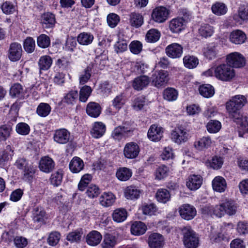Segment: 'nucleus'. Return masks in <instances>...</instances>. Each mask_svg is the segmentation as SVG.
<instances>
[{
    "mask_svg": "<svg viewBox=\"0 0 248 248\" xmlns=\"http://www.w3.org/2000/svg\"><path fill=\"white\" fill-rule=\"evenodd\" d=\"M150 82L149 78L146 76H140L135 78L132 82V87L137 91L142 90L146 87Z\"/></svg>",
    "mask_w": 248,
    "mask_h": 248,
    "instance_id": "5701e85b",
    "label": "nucleus"
},
{
    "mask_svg": "<svg viewBox=\"0 0 248 248\" xmlns=\"http://www.w3.org/2000/svg\"><path fill=\"white\" fill-rule=\"evenodd\" d=\"M78 91L71 90L65 94L62 101L68 105H74L78 100Z\"/></svg>",
    "mask_w": 248,
    "mask_h": 248,
    "instance_id": "58836bf2",
    "label": "nucleus"
},
{
    "mask_svg": "<svg viewBox=\"0 0 248 248\" xmlns=\"http://www.w3.org/2000/svg\"><path fill=\"white\" fill-rule=\"evenodd\" d=\"M247 39L246 34L241 30H236L231 32L229 36L230 41L236 45L244 43Z\"/></svg>",
    "mask_w": 248,
    "mask_h": 248,
    "instance_id": "4be33fe9",
    "label": "nucleus"
},
{
    "mask_svg": "<svg viewBox=\"0 0 248 248\" xmlns=\"http://www.w3.org/2000/svg\"><path fill=\"white\" fill-rule=\"evenodd\" d=\"M200 94L204 97L209 98L215 93L213 87L210 84H204L199 87Z\"/></svg>",
    "mask_w": 248,
    "mask_h": 248,
    "instance_id": "3c124183",
    "label": "nucleus"
},
{
    "mask_svg": "<svg viewBox=\"0 0 248 248\" xmlns=\"http://www.w3.org/2000/svg\"><path fill=\"white\" fill-rule=\"evenodd\" d=\"M134 128L129 124L124 123L114 128L111 134V137L115 140H120L123 139L131 136L133 134Z\"/></svg>",
    "mask_w": 248,
    "mask_h": 248,
    "instance_id": "20e7f679",
    "label": "nucleus"
},
{
    "mask_svg": "<svg viewBox=\"0 0 248 248\" xmlns=\"http://www.w3.org/2000/svg\"><path fill=\"white\" fill-rule=\"evenodd\" d=\"M102 235L97 231H92L86 236V242L90 246H96L102 239Z\"/></svg>",
    "mask_w": 248,
    "mask_h": 248,
    "instance_id": "bb28decb",
    "label": "nucleus"
},
{
    "mask_svg": "<svg viewBox=\"0 0 248 248\" xmlns=\"http://www.w3.org/2000/svg\"><path fill=\"white\" fill-rule=\"evenodd\" d=\"M91 77V68L88 66L82 72L79 77V84L84 85L90 79Z\"/></svg>",
    "mask_w": 248,
    "mask_h": 248,
    "instance_id": "69168bd1",
    "label": "nucleus"
},
{
    "mask_svg": "<svg viewBox=\"0 0 248 248\" xmlns=\"http://www.w3.org/2000/svg\"><path fill=\"white\" fill-rule=\"evenodd\" d=\"M184 65L186 68L192 69L196 68L199 63V59L196 56L187 55L183 58Z\"/></svg>",
    "mask_w": 248,
    "mask_h": 248,
    "instance_id": "72a5a7b5",
    "label": "nucleus"
},
{
    "mask_svg": "<svg viewBox=\"0 0 248 248\" xmlns=\"http://www.w3.org/2000/svg\"><path fill=\"white\" fill-rule=\"evenodd\" d=\"M160 35V32L158 30L152 29L147 31L145 35V40L148 43H154L159 39Z\"/></svg>",
    "mask_w": 248,
    "mask_h": 248,
    "instance_id": "ea45409f",
    "label": "nucleus"
},
{
    "mask_svg": "<svg viewBox=\"0 0 248 248\" xmlns=\"http://www.w3.org/2000/svg\"><path fill=\"white\" fill-rule=\"evenodd\" d=\"M212 12L217 16H222L225 15L228 10L226 5L219 2H217L212 5L211 7Z\"/></svg>",
    "mask_w": 248,
    "mask_h": 248,
    "instance_id": "c03bdc74",
    "label": "nucleus"
},
{
    "mask_svg": "<svg viewBox=\"0 0 248 248\" xmlns=\"http://www.w3.org/2000/svg\"><path fill=\"white\" fill-rule=\"evenodd\" d=\"M23 170V179L25 181L31 182L35 173L36 170L34 167L30 165Z\"/></svg>",
    "mask_w": 248,
    "mask_h": 248,
    "instance_id": "603ef678",
    "label": "nucleus"
},
{
    "mask_svg": "<svg viewBox=\"0 0 248 248\" xmlns=\"http://www.w3.org/2000/svg\"><path fill=\"white\" fill-rule=\"evenodd\" d=\"M186 25L178 17L172 19L169 22V29L171 32L179 33L184 30Z\"/></svg>",
    "mask_w": 248,
    "mask_h": 248,
    "instance_id": "b1692460",
    "label": "nucleus"
},
{
    "mask_svg": "<svg viewBox=\"0 0 248 248\" xmlns=\"http://www.w3.org/2000/svg\"><path fill=\"white\" fill-rule=\"evenodd\" d=\"M30 127L28 124L24 122L18 123L16 126V131L22 136L28 135L30 132Z\"/></svg>",
    "mask_w": 248,
    "mask_h": 248,
    "instance_id": "6e6d98bb",
    "label": "nucleus"
},
{
    "mask_svg": "<svg viewBox=\"0 0 248 248\" xmlns=\"http://www.w3.org/2000/svg\"><path fill=\"white\" fill-rule=\"evenodd\" d=\"M114 50L117 53H122L127 49V42L125 40L123 39L119 36V39L114 46Z\"/></svg>",
    "mask_w": 248,
    "mask_h": 248,
    "instance_id": "13d9d810",
    "label": "nucleus"
},
{
    "mask_svg": "<svg viewBox=\"0 0 248 248\" xmlns=\"http://www.w3.org/2000/svg\"><path fill=\"white\" fill-rule=\"evenodd\" d=\"M247 102L246 98L242 95H236L226 103V109L229 117L235 120L239 119L241 115L240 109Z\"/></svg>",
    "mask_w": 248,
    "mask_h": 248,
    "instance_id": "f257e3e1",
    "label": "nucleus"
},
{
    "mask_svg": "<svg viewBox=\"0 0 248 248\" xmlns=\"http://www.w3.org/2000/svg\"><path fill=\"white\" fill-rule=\"evenodd\" d=\"M106 131V125L102 122H96L93 124L90 131V134L92 137L95 139H99L105 134Z\"/></svg>",
    "mask_w": 248,
    "mask_h": 248,
    "instance_id": "dca6fc26",
    "label": "nucleus"
},
{
    "mask_svg": "<svg viewBox=\"0 0 248 248\" xmlns=\"http://www.w3.org/2000/svg\"><path fill=\"white\" fill-rule=\"evenodd\" d=\"M230 224L221 228V232L212 233L210 235V239L214 242H219L222 240H228L229 233L227 232Z\"/></svg>",
    "mask_w": 248,
    "mask_h": 248,
    "instance_id": "393cba45",
    "label": "nucleus"
},
{
    "mask_svg": "<svg viewBox=\"0 0 248 248\" xmlns=\"http://www.w3.org/2000/svg\"><path fill=\"white\" fill-rule=\"evenodd\" d=\"M23 47L25 50L28 53L33 52L35 47V43L33 38L31 37H27L24 41Z\"/></svg>",
    "mask_w": 248,
    "mask_h": 248,
    "instance_id": "680f3d73",
    "label": "nucleus"
},
{
    "mask_svg": "<svg viewBox=\"0 0 248 248\" xmlns=\"http://www.w3.org/2000/svg\"><path fill=\"white\" fill-rule=\"evenodd\" d=\"M92 92V89L89 86L85 85L80 90L79 99L80 101L85 102Z\"/></svg>",
    "mask_w": 248,
    "mask_h": 248,
    "instance_id": "bf43d9fd",
    "label": "nucleus"
},
{
    "mask_svg": "<svg viewBox=\"0 0 248 248\" xmlns=\"http://www.w3.org/2000/svg\"><path fill=\"white\" fill-rule=\"evenodd\" d=\"M1 9L3 13L6 15L12 14L16 10L15 6L11 1H6L1 5Z\"/></svg>",
    "mask_w": 248,
    "mask_h": 248,
    "instance_id": "774afa93",
    "label": "nucleus"
},
{
    "mask_svg": "<svg viewBox=\"0 0 248 248\" xmlns=\"http://www.w3.org/2000/svg\"><path fill=\"white\" fill-rule=\"evenodd\" d=\"M55 166L53 160L48 156L42 157L39 163L40 170L46 173L51 172L54 170Z\"/></svg>",
    "mask_w": 248,
    "mask_h": 248,
    "instance_id": "ddd939ff",
    "label": "nucleus"
},
{
    "mask_svg": "<svg viewBox=\"0 0 248 248\" xmlns=\"http://www.w3.org/2000/svg\"><path fill=\"white\" fill-rule=\"evenodd\" d=\"M202 183V178L199 175H190L186 181L187 187L191 190H196L199 189Z\"/></svg>",
    "mask_w": 248,
    "mask_h": 248,
    "instance_id": "a211bd4d",
    "label": "nucleus"
},
{
    "mask_svg": "<svg viewBox=\"0 0 248 248\" xmlns=\"http://www.w3.org/2000/svg\"><path fill=\"white\" fill-rule=\"evenodd\" d=\"M51 110V107L48 104L41 103L37 108L36 113L40 117H46L50 114Z\"/></svg>",
    "mask_w": 248,
    "mask_h": 248,
    "instance_id": "a18cd8bd",
    "label": "nucleus"
},
{
    "mask_svg": "<svg viewBox=\"0 0 248 248\" xmlns=\"http://www.w3.org/2000/svg\"><path fill=\"white\" fill-rule=\"evenodd\" d=\"M171 139L175 143L180 144L190 138L188 130L183 125L177 126L171 132Z\"/></svg>",
    "mask_w": 248,
    "mask_h": 248,
    "instance_id": "39448f33",
    "label": "nucleus"
},
{
    "mask_svg": "<svg viewBox=\"0 0 248 248\" xmlns=\"http://www.w3.org/2000/svg\"><path fill=\"white\" fill-rule=\"evenodd\" d=\"M94 39V36L90 32H82L77 36V41L82 46H88L91 44Z\"/></svg>",
    "mask_w": 248,
    "mask_h": 248,
    "instance_id": "7c9ffc66",
    "label": "nucleus"
},
{
    "mask_svg": "<svg viewBox=\"0 0 248 248\" xmlns=\"http://www.w3.org/2000/svg\"><path fill=\"white\" fill-rule=\"evenodd\" d=\"M224 208L223 206V203L219 205H216L214 206L212 205L205 206L203 210L207 214L211 216L215 215L218 217H221L225 215Z\"/></svg>",
    "mask_w": 248,
    "mask_h": 248,
    "instance_id": "6ab92c4d",
    "label": "nucleus"
},
{
    "mask_svg": "<svg viewBox=\"0 0 248 248\" xmlns=\"http://www.w3.org/2000/svg\"><path fill=\"white\" fill-rule=\"evenodd\" d=\"M46 215L45 211L40 207H37L33 211V220L34 222H43L44 217Z\"/></svg>",
    "mask_w": 248,
    "mask_h": 248,
    "instance_id": "0e129e2a",
    "label": "nucleus"
},
{
    "mask_svg": "<svg viewBox=\"0 0 248 248\" xmlns=\"http://www.w3.org/2000/svg\"><path fill=\"white\" fill-rule=\"evenodd\" d=\"M12 125L6 124L0 126V142L6 141L11 136Z\"/></svg>",
    "mask_w": 248,
    "mask_h": 248,
    "instance_id": "c85d7f7f",
    "label": "nucleus"
},
{
    "mask_svg": "<svg viewBox=\"0 0 248 248\" xmlns=\"http://www.w3.org/2000/svg\"><path fill=\"white\" fill-rule=\"evenodd\" d=\"M168 76L167 71L162 70L155 71L151 78V82L155 87L160 88L167 83Z\"/></svg>",
    "mask_w": 248,
    "mask_h": 248,
    "instance_id": "423d86ee",
    "label": "nucleus"
},
{
    "mask_svg": "<svg viewBox=\"0 0 248 248\" xmlns=\"http://www.w3.org/2000/svg\"><path fill=\"white\" fill-rule=\"evenodd\" d=\"M183 47L178 43H172L165 48L166 55L170 58L177 59L180 58L183 54Z\"/></svg>",
    "mask_w": 248,
    "mask_h": 248,
    "instance_id": "9b49d317",
    "label": "nucleus"
},
{
    "mask_svg": "<svg viewBox=\"0 0 248 248\" xmlns=\"http://www.w3.org/2000/svg\"><path fill=\"white\" fill-rule=\"evenodd\" d=\"M128 20L129 25L136 28L141 27L144 22L142 15L135 12H132L128 15Z\"/></svg>",
    "mask_w": 248,
    "mask_h": 248,
    "instance_id": "aec40b11",
    "label": "nucleus"
},
{
    "mask_svg": "<svg viewBox=\"0 0 248 248\" xmlns=\"http://www.w3.org/2000/svg\"><path fill=\"white\" fill-rule=\"evenodd\" d=\"M148 242L151 248H162L164 245V238L161 234L153 233L149 236Z\"/></svg>",
    "mask_w": 248,
    "mask_h": 248,
    "instance_id": "f3484780",
    "label": "nucleus"
},
{
    "mask_svg": "<svg viewBox=\"0 0 248 248\" xmlns=\"http://www.w3.org/2000/svg\"><path fill=\"white\" fill-rule=\"evenodd\" d=\"M146 225L141 221H135L131 226V232L135 235H142L146 232Z\"/></svg>",
    "mask_w": 248,
    "mask_h": 248,
    "instance_id": "cd10ccee",
    "label": "nucleus"
},
{
    "mask_svg": "<svg viewBox=\"0 0 248 248\" xmlns=\"http://www.w3.org/2000/svg\"><path fill=\"white\" fill-rule=\"evenodd\" d=\"M163 133V129L162 127L156 124H152L148 130L147 136L151 140L158 141L162 138Z\"/></svg>",
    "mask_w": 248,
    "mask_h": 248,
    "instance_id": "4468645a",
    "label": "nucleus"
},
{
    "mask_svg": "<svg viewBox=\"0 0 248 248\" xmlns=\"http://www.w3.org/2000/svg\"><path fill=\"white\" fill-rule=\"evenodd\" d=\"M69 169L73 173H78L84 167L83 160L77 156L74 157L69 163Z\"/></svg>",
    "mask_w": 248,
    "mask_h": 248,
    "instance_id": "a878e982",
    "label": "nucleus"
},
{
    "mask_svg": "<svg viewBox=\"0 0 248 248\" xmlns=\"http://www.w3.org/2000/svg\"><path fill=\"white\" fill-rule=\"evenodd\" d=\"M22 49L21 45L18 43L14 42L10 44L8 50V57L12 62L19 61L22 56Z\"/></svg>",
    "mask_w": 248,
    "mask_h": 248,
    "instance_id": "9d476101",
    "label": "nucleus"
},
{
    "mask_svg": "<svg viewBox=\"0 0 248 248\" xmlns=\"http://www.w3.org/2000/svg\"><path fill=\"white\" fill-rule=\"evenodd\" d=\"M179 213L184 219L189 220L193 219L196 215L195 208L188 204H185L179 208Z\"/></svg>",
    "mask_w": 248,
    "mask_h": 248,
    "instance_id": "f8f14e48",
    "label": "nucleus"
},
{
    "mask_svg": "<svg viewBox=\"0 0 248 248\" xmlns=\"http://www.w3.org/2000/svg\"><path fill=\"white\" fill-rule=\"evenodd\" d=\"M169 171V168L165 165H161L157 168L155 171V179L161 180L165 178Z\"/></svg>",
    "mask_w": 248,
    "mask_h": 248,
    "instance_id": "49530a36",
    "label": "nucleus"
},
{
    "mask_svg": "<svg viewBox=\"0 0 248 248\" xmlns=\"http://www.w3.org/2000/svg\"><path fill=\"white\" fill-rule=\"evenodd\" d=\"M211 139L208 137H203L195 141L194 147L199 150H202L208 148L211 144Z\"/></svg>",
    "mask_w": 248,
    "mask_h": 248,
    "instance_id": "a19ab883",
    "label": "nucleus"
},
{
    "mask_svg": "<svg viewBox=\"0 0 248 248\" xmlns=\"http://www.w3.org/2000/svg\"><path fill=\"white\" fill-rule=\"evenodd\" d=\"M216 72V78L222 81H231L235 76L234 70L228 64H221L217 66Z\"/></svg>",
    "mask_w": 248,
    "mask_h": 248,
    "instance_id": "f03ea898",
    "label": "nucleus"
},
{
    "mask_svg": "<svg viewBox=\"0 0 248 248\" xmlns=\"http://www.w3.org/2000/svg\"><path fill=\"white\" fill-rule=\"evenodd\" d=\"M214 32V27L208 24H202L199 29V34L205 38L211 36Z\"/></svg>",
    "mask_w": 248,
    "mask_h": 248,
    "instance_id": "37998d69",
    "label": "nucleus"
},
{
    "mask_svg": "<svg viewBox=\"0 0 248 248\" xmlns=\"http://www.w3.org/2000/svg\"><path fill=\"white\" fill-rule=\"evenodd\" d=\"M117 243V239L115 236L110 234L105 235L101 244L103 248H113Z\"/></svg>",
    "mask_w": 248,
    "mask_h": 248,
    "instance_id": "09e8293b",
    "label": "nucleus"
},
{
    "mask_svg": "<svg viewBox=\"0 0 248 248\" xmlns=\"http://www.w3.org/2000/svg\"><path fill=\"white\" fill-rule=\"evenodd\" d=\"M204 56L209 60L215 59L217 54V50L214 46H208L204 48L203 52Z\"/></svg>",
    "mask_w": 248,
    "mask_h": 248,
    "instance_id": "e2e57ef3",
    "label": "nucleus"
},
{
    "mask_svg": "<svg viewBox=\"0 0 248 248\" xmlns=\"http://www.w3.org/2000/svg\"><path fill=\"white\" fill-rule=\"evenodd\" d=\"M183 243L186 248H197L199 239L196 232L189 226L184 227L182 230Z\"/></svg>",
    "mask_w": 248,
    "mask_h": 248,
    "instance_id": "7ed1b4c3",
    "label": "nucleus"
},
{
    "mask_svg": "<svg viewBox=\"0 0 248 248\" xmlns=\"http://www.w3.org/2000/svg\"><path fill=\"white\" fill-rule=\"evenodd\" d=\"M223 203L224 213L229 216L234 215L237 211V206L233 201H226Z\"/></svg>",
    "mask_w": 248,
    "mask_h": 248,
    "instance_id": "79ce46f5",
    "label": "nucleus"
},
{
    "mask_svg": "<svg viewBox=\"0 0 248 248\" xmlns=\"http://www.w3.org/2000/svg\"><path fill=\"white\" fill-rule=\"evenodd\" d=\"M37 44L41 48H47L50 45V38L45 34H41L37 38Z\"/></svg>",
    "mask_w": 248,
    "mask_h": 248,
    "instance_id": "4d7b16f0",
    "label": "nucleus"
},
{
    "mask_svg": "<svg viewBox=\"0 0 248 248\" xmlns=\"http://www.w3.org/2000/svg\"><path fill=\"white\" fill-rule=\"evenodd\" d=\"M208 131L211 133H216L218 132L221 127V124L220 122L217 120H211L207 125Z\"/></svg>",
    "mask_w": 248,
    "mask_h": 248,
    "instance_id": "052dcab7",
    "label": "nucleus"
},
{
    "mask_svg": "<svg viewBox=\"0 0 248 248\" xmlns=\"http://www.w3.org/2000/svg\"><path fill=\"white\" fill-rule=\"evenodd\" d=\"M53 138L54 140L57 143L65 144L70 141L71 134L65 128H60L54 131Z\"/></svg>",
    "mask_w": 248,
    "mask_h": 248,
    "instance_id": "6e6552de",
    "label": "nucleus"
},
{
    "mask_svg": "<svg viewBox=\"0 0 248 248\" xmlns=\"http://www.w3.org/2000/svg\"><path fill=\"white\" fill-rule=\"evenodd\" d=\"M227 62L230 66L235 68H240L244 66L245 60L244 57L238 52H233L227 56Z\"/></svg>",
    "mask_w": 248,
    "mask_h": 248,
    "instance_id": "1a4fd4ad",
    "label": "nucleus"
},
{
    "mask_svg": "<svg viewBox=\"0 0 248 248\" xmlns=\"http://www.w3.org/2000/svg\"><path fill=\"white\" fill-rule=\"evenodd\" d=\"M14 150L10 145H7L6 149L0 154V165H4L11 160L14 155Z\"/></svg>",
    "mask_w": 248,
    "mask_h": 248,
    "instance_id": "2f4dec72",
    "label": "nucleus"
},
{
    "mask_svg": "<svg viewBox=\"0 0 248 248\" xmlns=\"http://www.w3.org/2000/svg\"><path fill=\"white\" fill-rule=\"evenodd\" d=\"M115 197L111 192L103 193L99 199L100 204L104 207H108L113 204Z\"/></svg>",
    "mask_w": 248,
    "mask_h": 248,
    "instance_id": "473e14b6",
    "label": "nucleus"
},
{
    "mask_svg": "<svg viewBox=\"0 0 248 248\" xmlns=\"http://www.w3.org/2000/svg\"><path fill=\"white\" fill-rule=\"evenodd\" d=\"M127 217V212L124 209L119 208L115 210L112 214V218L114 221L122 222Z\"/></svg>",
    "mask_w": 248,
    "mask_h": 248,
    "instance_id": "de8ad7c7",
    "label": "nucleus"
},
{
    "mask_svg": "<svg viewBox=\"0 0 248 248\" xmlns=\"http://www.w3.org/2000/svg\"><path fill=\"white\" fill-rule=\"evenodd\" d=\"M52 63V58L47 55L43 56L40 57L38 61V65L40 72L46 71L50 68Z\"/></svg>",
    "mask_w": 248,
    "mask_h": 248,
    "instance_id": "4c0bfd02",
    "label": "nucleus"
},
{
    "mask_svg": "<svg viewBox=\"0 0 248 248\" xmlns=\"http://www.w3.org/2000/svg\"><path fill=\"white\" fill-rule=\"evenodd\" d=\"M140 149L138 144L134 142L127 143L124 150V154L127 158H135L139 155Z\"/></svg>",
    "mask_w": 248,
    "mask_h": 248,
    "instance_id": "2eb2a0df",
    "label": "nucleus"
},
{
    "mask_svg": "<svg viewBox=\"0 0 248 248\" xmlns=\"http://www.w3.org/2000/svg\"><path fill=\"white\" fill-rule=\"evenodd\" d=\"M170 11L164 6L157 7L152 13V19L155 22L161 23L164 22L169 17Z\"/></svg>",
    "mask_w": 248,
    "mask_h": 248,
    "instance_id": "0eeeda50",
    "label": "nucleus"
},
{
    "mask_svg": "<svg viewBox=\"0 0 248 248\" xmlns=\"http://www.w3.org/2000/svg\"><path fill=\"white\" fill-rule=\"evenodd\" d=\"M132 173L130 169L126 168H121L117 170L116 175L119 180L125 181L131 177Z\"/></svg>",
    "mask_w": 248,
    "mask_h": 248,
    "instance_id": "8fccbe9b",
    "label": "nucleus"
},
{
    "mask_svg": "<svg viewBox=\"0 0 248 248\" xmlns=\"http://www.w3.org/2000/svg\"><path fill=\"white\" fill-rule=\"evenodd\" d=\"M62 177L63 174L61 170L53 173L49 179L50 184L54 186H60L62 183Z\"/></svg>",
    "mask_w": 248,
    "mask_h": 248,
    "instance_id": "5fc2aeb1",
    "label": "nucleus"
},
{
    "mask_svg": "<svg viewBox=\"0 0 248 248\" xmlns=\"http://www.w3.org/2000/svg\"><path fill=\"white\" fill-rule=\"evenodd\" d=\"M23 93V88L21 84L16 83L10 88V94L13 97H20Z\"/></svg>",
    "mask_w": 248,
    "mask_h": 248,
    "instance_id": "338daca9",
    "label": "nucleus"
},
{
    "mask_svg": "<svg viewBox=\"0 0 248 248\" xmlns=\"http://www.w3.org/2000/svg\"><path fill=\"white\" fill-rule=\"evenodd\" d=\"M157 201L160 202L165 203L170 199V194L166 189H158L155 194Z\"/></svg>",
    "mask_w": 248,
    "mask_h": 248,
    "instance_id": "e433bc0d",
    "label": "nucleus"
},
{
    "mask_svg": "<svg viewBox=\"0 0 248 248\" xmlns=\"http://www.w3.org/2000/svg\"><path fill=\"white\" fill-rule=\"evenodd\" d=\"M86 112L90 116L96 118L99 116L100 114V106L96 103L90 102L87 106Z\"/></svg>",
    "mask_w": 248,
    "mask_h": 248,
    "instance_id": "c9c22d12",
    "label": "nucleus"
},
{
    "mask_svg": "<svg viewBox=\"0 0 248 248\" xmlns=\"http://www.w3.org/2000/svg\"><path fill=\"white\" fill-rule=\"evenodd\" d=\"M212 186L215 191L223 192L226 188L227 184L222 177L217 176L212 181Z\"/></svg>",
    "mask_w": 248,
    "mask_h": 248,
    "instance_id": "c756f323",
    "label": "nucleus"
},
{
    "mask_svg": "<svg viewBox=\"0 0 248 248\" xmlns=\"http://www.w3.org/2000/svg\"><path fill=\"white\" fill-rule=\"evenodd\" d=\"M178 94V93L177 90L173 88H168L163 92L164 98L169 101H173L176 100Z\"/></svg>",
    "mask_w": 248,
    "mask_h": 248,
    "instance_id": "864d4df0",
    "label": "nucleus"
},
{
    "mask_svg": "<svg viewBox=\"0 0 248 248\" xmlns=\"http://www.w3.org/2000/svg\"><path fill=\"white\" fill-rule=\"evenodd\" d=\"M41 24L46 29L52 28L56 22L55 16L53 14L47 12L41 16Z\"/></svg>",
    "mask_w": 248,
    "mask_h": 248,
    "instance_id": "412c9836",
    "label": "nucleus"
},
{
    "mask_svg": "<svg viewBox=\"0 0 248 248\" xmlns=\"http://www.w3.org/2000/svg\"><path fill=\"white\" fill-rule=\"evenodd\" d=\"M140 191L134 186H127L124 192L125 197L128 200H137L140 196Z\"/></svg>",
    "mask_w": 248,
    "mask_h": 248,
    "instance_id": "f704fd0d",
    "label": "nucleus"
}]
</instances>
